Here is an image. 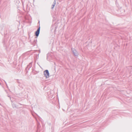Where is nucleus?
I'll list each match as a JSON object with an SVG mask.
<instances>
[{
    "instance_id": "obj_1",
    "label": "nucleus",
    "mask_w": 132,
    "mask_h": 132,
    "mask_svg": "<svg viewBox=\"0 0 132 132\" xmlns=\"http://www.w3.org/2000/svg\"><path fill=\"white\" fill-rule=\"evenodd\" d=\"M44 74L46 78H48L49 76V73L48 70H46L44 72Z\"/></svg>"
},
{
    "instance_id": "obj_2",
    "label": "nucleus",
    "mask_w": 132,
    "mask_h": 132,
    "mask_svg": "<svg viewBox=\"0 0 132 132\" xmlns=\"http://www.w3.org/2000/svg\"><path fill=\"white\" fill-rule=\"evenodd\" d=\"M72 50L73 54L75 56H77L78 55V54L76 50H75L74 49H72Z\"/></svg>"
},
{
    "instance_id": "obj_3",
    "label": "nucleus",
    "mask_w": 132,
    "mask_h": 132,
    "mask_svg": "<svg viewBox=\"0 0 132 132\" xmlns=\"http://www.w3.org/2000/svg\"><path fill=\"white\" fill-rule=\"evenodd\" d=\"M40 29V28L39 27L37 29V31L36 32L35 35L36 36H38L39 35V33Z\"/></svg>"
},
{
    "instance_id": "obj_4",
    "label": "nucleus",
    "mask_w": 132,
    "mask_h": 132,
    "mask_svg": "<svg viewBox=\"0 0 132 132\" xmlns=\"http://www.w3.org/2000/svg\"><path fill=\"white\" fill-rule=\"evenodd\" d=\"M12 107L13 108H18V106L16 105L14 103H12Z\"/></svg>"
},
{
    "instance_id": "obj_5",
    "label": "nucleus",
    "mask_w": 132,
    "mask_h": 132,
    "mask_svg": "<svg viewBox=\"0 0 132 132\" xmlns=\"http://www.w3.org/2000/svg\"><path fill=\"white\" fill-rule=\"evenodd\" d=\"M56 4V1L55 0L54 2H53V4L52 5V6L51 7V9H53V8L55 6V5Z\"/></svg>"
},
{
    "instance_id": "obj_6",
    "label": "nucleus",
    "mask_w": 132,
    "mask_h": 132,
    "mask_svg": "<svg viewBox=\"0 0 132 132\" xmlns=\"http://www.w3.org/2000/svg\"><path fill=\"white\" fill-rule=\"evenodd\" d=\"M21 1L22 2V5H23V9L24 10V3H23V0H21Z\"/></svg>"
},
{
    "instance_id": "obj_7",
    "label": "nucleus",
    "mask_w": 132,
    "mask_h": 132,
    "mask_svg": "<svg viewBox=\"0 0 132 132\" xmlns=\"http://www.w3.org/2000/svg\"><path fill=\"white\" fill-rule=\"evenodd\" d=\"M19 104L20 105H23V104H20V103H19Z\"/></svg>"
},
{
    "instance_id": "obj_8",
    "label": "nucleus",
    "mask_w": 132,
    "mask_h": 132,
    "mask_svg": "<svg viewBox=\"0 0 132 132\" xmlns=\"http://www.w3.org/2000/svg\"><path fill=\"white\" fill-rule=\"evenodd\" d=\"M5 84H6V85L7 86V83H6V82L5 81Z\"/></svg>"
}]
</instances>
